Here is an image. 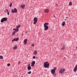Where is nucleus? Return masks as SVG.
<instances>
[{
	"label": "nucleus",
	"mask_w": 77,
	"mask_h": 77,
	"mask_svg": "<svg viewBox=\"0 0 77 77\" xmlns=\"http://www.w3.org/2000/svg\"><path fill=\"white\" fill-rule=\"evenodd\" d=\"M15 32H18V29H16V30L15 31Z\"/></svg>",
	"instance_id": "obj_23"
},
{
	"label": "nucleus",
	"mask_w": 77,
	"mask_h": 77,
	"mask_svg": "<svg viewBox=\"0 0 77 77\" xmlns=\"http://www.w3.org/2000/svg\"><path fill=\"white\" fill-rule=\"evenodd\" d=\"M15 32H15V31H14V32H13L12 33V35H15Z\"/></svg>",
	"instance_id": "obj_21"
},
{
	"label": "nucleus",
	"mask_w": 77,
	"mask_h": 77,
	"mask_svg": "<svg viewBox=\"0 0 77 77\" xmlns=\"http://www.w3.org/2000/svg\"><path fill=\"white\" fill-rule=\"evenodd\" d=\"M45 23H46V26L47 25H48V24H49V23H45Z\"/></svg>",
	"instance_id": "obj_26"
},
{
	"label": "nucleus",
	"mask_w": 77,
	"mask_h": 77,
	"mask_svg": "<svg viewBox=\"0 0 77 77\" xmlns=\"http://www.w3.org/2000/svg\"><path fill=\"white\" fill-rule=\"evenodd\" d=\"M76 48L77 49V46H76Z\"/></svg>",
	"instance_id": "obj_43"
},
{
	"label": "nucleus",
	"mask_w": 77,
	"mask_h": 77,
	"mask_svg": "<svg viewBox=\"0 0 77 77\" xmlns=\"http://www.w3.org/2000/svg\"><path fill=\"white\" fill-rule=\"evenodd\" d=\"M56 68L54 67V69H53V70H54V71H55V70H56Z\"/></svg>",
	"instance_id": "obj_28"
},
{
	"label": "nucleus",
	"mask_w": 77,
	"mask_h": 77,
	"mask_svg": "<svg viewBox=\"0 0 77 77\" xmlns=\"http://www.w3.org/2000/svg\"><path fill=\"white\" fill-rule=\"evenodd\" d=\"M31 71L29 72H28V74H31Z\"/></svg>",
	"instance_id": "obj_29"
},
{
	"label": "nucleus",
	"mask_w": 77,
	"mask_h": 77,
	"mask_svg": "<svg viewBox=\"0 0 77 77\" xmlns=\"http://www.w3.org/2000/svg\"><path fill=\"white\" fill-rule=\"evenodd\" d=\"M11 65V64L9 63L8 64V66H10V65Z\"/></svg>",
	"instance_id": "obj_25"
},
{
	"label": "nucleus",
	"mask_w": 77,
	"mask_h": 77,
	"mask_svg": "<svg viewBox=\"0 0 77 77\" xmlns=\"http://www.w3.org/2000/svg\"><path fill=\"white\" fill-rule=\"evenodd\" d=\"M33 21H34L33 24H35L38 21V19L36 18V17H35L33 19Z\"/></svg>",
	"instance_id": "obj_5"
},
{
	"label": "nucleus",
	"mask_w": 77,
	"mask_h": 77,
	"mask_svg": "<svg viewBox=\"0 0 77 77\" xmlns=\"http://www.w3.org/2000/svg\"><path fill=\"white\" fill-rule=\"evenodd\" d=\"M7 14L8 15H9V11H8L7 12Z\"/></svg>",
	"instance_id": "obj_30"
},
{
	"label": "nucleus",
	"mask_w": 77,
	"mask_h": 77,
	"mask_svg": "<svg viewBox=\"0 0 77 77\" xmlns=\"http://www.w3.org/2000/svg\"><path fill=\"white\" fill-rule=\"evenodd\" d=\"M34 66V64H32L31 65V66Z\"/></svg>",
	"instance_id": "obj_34"
},
{
	"label": "nucleus",
	"mask_w": 77,
	"mask_h": 77,
	"mask_svg": "<svg viewBox=\"0 0 77 77\" xmlns=\"http://www.w3.org/2000/svg\"><path fill=\"white\" fill-rule=\"evenodd\" d=\"M49 10L48 9H46L44 10V12L45 13H48L49 12Z\"/></svg>",
	"instance_id": "obj_6"
},
{
	"label": "nucleus",
	"mask_w": 77,
	"mask_h": 77,
	"mask_svg": "<svg viewBox=\"0 0 77 77\" xmlns=\"http://www.w3.org/2000/svg\"><path fill=\"white\" fill-rule=\"evenodd\" d=\"M8 20L7 17H4L1 20V23H3L4 21H6Z\"/></svg>",
	"instance_id": "obj_3"
},
{
	"label": "nucleus",
	"mask_w": 77,
	"mask_h": 77,
	"mask_svg": "<svg viewBox=\"0 0 77 77\" xmlns=\"http://www.w3.org/2000/svg\"><path fill=\"white\" fill-rule=\"evenodd\" d=\"M64 20H65L66 21V20L65 19H64Z\"/></svg>",
	"instance_id": "obj_41"
},
{
	"label": "nucleus",
	"mask_w": 77,
	"mask_h": 77,
	"mask_svg": "<svg viewBox=\"0 0 77 77\" xmlns=\"http://www.w3.org/2000/svg\"><path fill=\"white\" fill-rule=\"evenodd\" d=\"M3 56H0V59H3Z\"/></svg>",
	"instance_id": "obj_22"
},
{
	"label": "nucleus",
	"mask_w": 77,
	"mask_h": 77,
	"mask_svg": "<svg viewBox=\"0 0 77 77\" xmlns=\"http://www.w3.org/2000/svg\"><path fill=\"white\" fill-rule=\"evenodd\" d=\"M65 69L63 68H61L59 71V73L60 74H63L65 71Z\"/></svg>",
	"instance_id": "obj_2"
},
{
	"label": "nucleus",
	"mask_w": 77,
	"mask_h": 77,
	"mask_svg": "<svg viewBox=\"0 0 77 77\" xmlns=\"http://www.w3.org/2000/svg\"><path fill=\"white\" fill-rule=\"evenodd\" d=\"M18 64H20V63H21V61H19L18 63Z\"/></svg>",
	"instance_id": "obj_27"
},
{
	"label": "nucleus",
	"mask_w": 77,
	"mask_h": 77,
	"mask_svg": "<svg viewBox=\"0 0 77 77\" xmlns=\"http://www.w3.org/2000/svg\"><path fill=\"white\" fill-rule=\"evenodd\" d=\"M12 3L10 4V7H11V6H12Z\"/></svg>",
	"instance_id": "obj_32"
},
{
	"label": "nucleus",
	"mask_w": 77,
	"mask_h": 77,
	"mask_svg": "<svg viewBox=\"0 0 77 77\" xmlns=\"http://www.w3.org/2000/svg\"><path fill=\"white\" fill-rule=\"evenodd\" d=\"M17 48V46H14L13 48L14 50H16Z\"/></svg>",
	"instance_id": "obj_17"
},
{
	"label": "nucleus",
	"mask_w": 77,
	"mask_h": 77,
	"mask_svg": "<svg viewBox=\"0 0 77 77\" xmlns=\"http://www.w3.org/2000/svg\"><path fill=\"white\" fill-rule=\"evenodd\" d=\"M21 27V25H19L17 26V29H18V28H20Z\"/></svg>",
	"instance_id": "obj_14"
},
{
	"label": "nucleus",
	"mask_w": 77,
	"mask_h": 77,
	"mask_svg": "<svg viewBox=\"0 0 77 77\" xmlns=\"http://www.w3.org/2000/svg\"><path fill=\"white\" fill-rule=\"evenodd\" d=\"M69 5V6H71L72 5V2H70Z\"/></svg>",
	"instance_id": "obj_16"
},
{
	"label": "nucleus",
	"mask_w": 77,
	"mask_h": 77,
	"mask_svg": "<svg viewBox=\"0 0 77 77\" xmlns=\"http://www.w3.org/2000/svg\"><path fill=\"white\" fill-rule=\"evenodd\" d=\"M35 58H36V57H35V56H33V59H35Z\"/></svg>",
	"instance_id": "obj_31"
},
{
	"label": "nucleus",
	"mask_w": 77,
	"mask_h": 77,
	"mask_svg": "<svg viewBox=\"0 0 77 77\" xmlns=\"http://www.w3.org/2000/svg\"><path fill=\"white\" fill-rule=\"evenodd\" d=\"M51 72L52 74H54L55 73V71L54 70L52 69L51 71Z\"/></svg>",
	"instance_id": "obj_11"
},
{
	"label": "nucleus",
	"mask_w": 77,
	"mask_h": 77,
	"mask_svg": "<svg viewBox=\"0 0 77 77\" xmlns=\"http://www.w3.org/2000/svg\"><path fill=\"white\" fill-rule=\"evenodd\" d=\"M13 30H15H15H16V29H13Z\"/></svg>",
	"instance_id": "obj_33"
},
{
	"label": "nucleus",
	"mask_w": 77,
	"mask_h": 77,
	"mask_svg": "<svg viewBox=\"0 0 77 77\" xmlns=\"http://www.w3.org/2000/svg\"><path fill=\"white\" fill-rule=\"evenodd\" d=\"M20 7L21 8H22V9H24V8L25 7V5H21Z\"/></svg>",
	"instance_id": "obj_10"
},
{
	"label": "nucleus",
	"mask_w": 77,
	"mask_h": 77,
	"mask_svg": "<svg viewBox=\"0 0 77 77\" xmlns=\"http://www.w3.org/2000/svg\"><path fill=\"white\" fill-rule=\"evenodd\" d=\"M11 12L12 13H14V10H12Z\"/></svg>",
	"instance_id": "obj_24"
},
{
	"label": "nucleus",
	"mask_w": 77,
	"mask_h": 77,
	"mask_svg": "<svg viewBox=\"0 0 77 77\" xmlns=\"http://www.w3.org/2000/svg\"><path fill=\"white\" fill-rule=\"evenodd\" d=\"M66 18H67V19H68V17H66Z\"/></svg>",
	"instance_id": "obj_42"
},
{
	"label": "nucleus",
	"mask_w": 77,
	"mask_h": 77,
	"mask_svg": "<svg viewBox=\"0 0 77 77\" xmlns=\"http://www.w3.org/2000/svg\"><path fill=\"white\" fill-rule=\"evenodd\" d=\"M14 39H13L12 40V42H14Z\"/></svg>",
	"instance_id": "obj_37"
},
{
	"label": "nucleus",
	"mask_w": 77,
	"mask_h": 77,
	"mask_svg": "<svg viewBox=\"0 0 77 77\" xmlns=\"http://www.w3.org/2000/svg\"><path fill=\"white\" fill-rule=\"evenodd\" d=\"M60 48L61 50H64V49H65V46L63 45V46H61V47Z\"/></svg>",
	"instance_id": "obj_9"
},
{
	"label": "nucleus",
	"mask_w": 77,
	"mask_h": 77,
	"mask_svg": "<svg viewBox=\"0 0 77 77\" xmlns=\"http://www.w3.org/2000/svg\"><path fill=\"white\" fill-rule=\"evenodd\" d=\"M14 41H18V40H19V38H14Z\"/></svg>",
	"instance_id": "obj_13"
},
{
	"label": "nucleus",
	"mask_w": 77,
	"mask_h": 77,
	"mask_svg": "<svg viewBox=\"0 0 77 77\" xmlns=\"http://www.w3.org/2000/svg\"><path fill=\"white\" fill-rule=\"evenodd\" d=\"M36 59H38V57H36Z\"/></svg>",
	"instance_id": "obj_39"
},
{
	"label": "nucleus",
	"mask_w": 77,
	"mask_h": 77,
	"mask_svg": "<svg viewBox=\"0 0 77 77\" xmlns=\"http://www.w3.org/2000/svg\"><path fill=\"white\" fill-rule=\"evenodd\" d=\"M63 24H62V25L63 26H65V21H64V22H63Z\"/></svg>",
	"instance_id": "obj_18"
},
{
	"label": "nucleus",
	"mask_w": 77,
	"mask_h": 77,
	"mask_svg": "<svg viewBox=\"0 0 77 77\" xmlns=\"http://www.w3.org/2000/svg\"><path fill=\"white\" fill-rule=\"evenodd\" d=\"M75 68H77V64L75 66Z\"/></svg>",
	"instance_id": "obj_36"
},
{
	"label": "nucleus",
	"mask_w": 77,
	"mask_h": 77,
	"mask_svg": "<svg viewBox=\"0 0 77 77\" xmlns=\"http://www.w3.org/2000/svg\"><path fill=\"white\" fill-rule=\"evenodd\" d=\"M27 39H26L24 40V44L25 45H26L27 44Z\"/></svg>",
	"instance_id": "obj_7"
},
{
	"label": "nucleus",
	"mask_w": 77,
	"mask_h": 77,
	"mask_svg": "<svg viewBox=\"0 0 77 77\" xmlns=\"http://www.w3.org/2000/svg\"><path fill=\"white\" fill-rule=\"evenodd\" d=\"M31 63H32V64L33 65H35V61H33Z\"/></svg>",
	"instance_id": "obj_15"
},
{
	"label": "nucleus",
	"mask_w": 77,
	"mask_h": 77,
	"mask_svg": "<svg viewBox=\"0 0 77 77\" xmlns=\"http://www.w3.org/2000/svg\"><path fill=\"white\" fill-rule=\"evenodd\" d=\"M77 68H76L75 67V68L74 69V72H76V71H77Z\"/></svg>",
	"instance_id": "obj_19"
},
{
	"label": "nucleus",
	"mask_w": 77,
	"mask_h": 77,
	"mask_svg": "<svg viewBox=\"0 0 77 77\" xmlns=\"http://www.w3.org/2000/svg\"><path fill=\"white\" fill-rule=\"evenodd\" d=\"M32 47H33L34 46V45L33 44H32Z\"/></svg>",
	"instance_id": "obj_35"
},
{
	"label": "nucleus",
	"mask_w": 77,
	"mask_h": 77,
	"mask_svg": "<svg viewBox=\"0 0 77 77\" xmlns=\"http://www.w3.org/2000/svg\"><path fill=\"white\" fill-rule=\"evenodd\" d=\"M34 54H37V51H35L34 52Z\"/></svg>",
	"instance_id": "obj_20"
},
{
	"label": "nucleus",
	"mask_w": 77,
	"mask_h": 77,
	"mask_svg": "<svg viewBox=\"0 0 77 77\" xmlns=\"http://www.w3.org/2000/svg\"><path fill=\"white\" fill-rule=\"evenodd\" d=\"M48 62H46L44 63V66L45 68H49V66L50 65V63H48Z\"/></svg>",
	"instance_id": "obj_1"
},
{
	"label": "nucleus",
	"mask_w": 77,
	"mask_h": 77,
	"mask_svg": "<svg viewBox=\"0 0 77 77\" xmlns=\"http://www.w3.org/2000/svg\"><path fill=\"white\" fill-rule=\"evenodd\" d=\"M14 13H17V8H14Z\"/></svg>",
	"instance_id": "obj_12"
},
{
	"label": "nucleus",
	"mask_w": 77,
	"mask_h": 77,
	"mask_svg": "<svg viewBox=\"0 0 77 77\" xmlns=\"http://www.w3.org/2000/svg\"><path fill=\"white\" fill-rule=\"evenodd\" d=\"M44 26L45 27V30H47L48 29V26L47 25L46 23L45 24H44Z\"/></svg>",
	"instance_id": "obj_4"
},
{
	"label": "nucleus",
	"mask_w": 77,
	"mask_h": 77,
	"mask_svg": "<svg viewBox=\"0 0 77 77\" xmlns=\"http://www.w3.org/2000/svg\"><path fill=\"white\" fill-rule=\"evenodd\" d=\"M6 11L7 12H8V9H6Z\"/></svg>",
	"instance_id": "obj_38"
},
{
	"label": "nucleus",
	"mask_w": 77,
	"mask_h": 77,
	"mask_svg": "<svg viewBox=\"0 0 77 77\" xmlns=\"http://www.w3.org/2000/svg\"><path fill=\"white\" fill-rule=\"evenodd\" d=\"M26 33H27V32H26Z\"/></svg>",
	"instance_id": "obj_44"
},
{
	"label": "nucleus",
	"mask_w": 77,
	"mask_h": 77,
	"mask_svg": "<svg viewBox=\"0 0 77 77\" xmlns=\"http://www.w3.org/2000/svg\"><path fill=\"white\" fill-rule=\"evenodd\" d=\"M56 6H57V4H56Z\"/></svg>",
	"instance_id": "obj_40"
},
{
	"label": "nucleus",
	"mask_w": 77,
	"mask_h": 77,
	"mask_svg": "<svg viewBox=\"0 0 77 77\" xmlns=\"http://www.w3.org/2000/svg\"><path fill=\"white\" fill-rule=\"evenodd\" d=\"M30 66V65H29L27 67L28 70H31V69H32V67Z\"/></svg>",
	"instance_id": "obj_8"
}]
</instances>
